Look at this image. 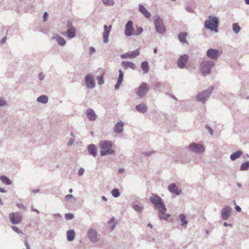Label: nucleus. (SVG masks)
<instances>
[{"label":"nucleus","mask_w":249,"mask_h":249,"mask_svg":"<svg viewBox=\"0 0 249 249\" xmlns=\"http://www.w3.org/2000/svg\"><path fill=\"white\" fill-rule=\"evenodd\" d=\"M38 77L40 80L42 81L44 79V78L45 77V75L43 74V73L42 72H40L38 73Z\"/></svg>","instance_id":"47"},{"label":"nucleus","mask_w":249,"mask_h":249,"mask_svg":"<svg viewBox=\"0 0 249 249\" xmlns=\"http://www.w3.org/2000/svg\"><path fill=\"white\" fill-rule=\"evenodd\" d=\"M140 54V49H138L134 51L129 52L126 53L121 54L120 57L122 59L134 58Z\"/></svg>","instance_id":"16"},{"label":"nucleus","mask_w":249,"mask_h":249,"mask_svg":"<svg viewBox=\"0 0 249 249\" xmlns=\"http://www.w3.org/2000/svg\"><path fill=\"white\" fill-rule=\"evenodd\" d=\"M0 179L4 184H5L6 185H10L12 183V181L6 176H0Z\"/></svg>","instance_id":"34"},{"label":"nucleus","mask_w":249,"mask_h":249,"mask_svg":"<svg viewBox=\"0 0 249 249\" xmlns=\"http://www.w3.org/2000/svg\"><path fill=\"white\" fill-rule=\"evenodd\" d=\"M179 218L181 222V226H186L188 224V221L186 219V216L184 214H180L179 215Z\"/></svg>","instance_id":"33"},{"label":"nucleus","mask_w":249,"mask_h":249,"mask_svg":"<svg viewBox=\"0 0 249 249\" xmlns=\"http://www.w3.org/2000/svg\"><path fill=\"white\" fill-rule=\"evenodd\" d=\"M242 153H243L242 151L238 150L231 155L230 159L232 161L234 160L237 159L238 158H240Z\"/></svg>","instance_id":"28"},{"label":"nucleus","mask_w":249,"mask_h":249,"mask_svg":"<svg viewBox=\"0 0 249 249\" xmlns=\"http://www.w3.org/2000/svg\"><path fill=\"white\" fill-rule=\"evenodd\" d=\"M235 209L236 210V211H237L238 212H240L241 211V208L239 206H238V205H236L235 206Z\"/></svg>","instance_id":"56"},{"label":"nucleus","mask_w":249,"mask_h":249,"mask_svg":"<svg viewBox=\"0 0 249 249\" xmlns=\"http://www.w3.org/2000/svg\"><path fill=\"white\" fill-rule=\"evenodd\" d=\"M149 87L146 83H142L138 88L137 95L140 99L143 98L149 90Z\"/></svg>","instance_id":"9"},{"label":"nucleus","mask_w":249,"mask_h":249,"mask_svg":"<svg viewBox=\"0 0 249 249\" xmlns=\"http://www.w3.org/2000/svg\"><path fill=\"white\" fill-rule=\"evenodd\" d=\"M119 77L117 81H119V82H123V77H124V73L123 71L121 70H119Z\"/></svg>","instance_id":"40"},{"label":"nucleus","mask_w":249,"mask_h":249,"mask_svg":"<svg viewBox=\"0 0 249 249\" xmlns=\"http://www.w3.org/2000/svg\"><path fill=\"white\" fill-rule=\"evenodd\" d=\"M206 128L208 129V130L209 131V133L211 135H212L213 134V129L210 126H209L208 125H206Z\"/></svg>","instance_id":"53"},{"label":"nucleus","mask_w":249,"mask_h":249,"mask_svg":"<svg viewBox=\"0 0 249 249\" xmlns=\"http://www.w3.org/2000/svg\"><path fill=\"white\" fill-rule=\"evenodd\" d=\"M232 30L234 33L237 34L241 30V28L237 23H233L232 25Z\"/></svg>","instance_id":"35"},{"label":"nucleus","mask_w":249,"mask_h":249,"mask_svg":"<svg viewBox=\"0 0 249 249\" xmlns=\"http://www.w3.org/2000/svg\"><path fill=\"white\" fill-rule=\"evenodd\" d=\"M187 36V33L186 32L181 33L178 34V38L180 42L182 43H186L188 44V42L186 40V36Z\"/></svg>","instance_id":"27"},{"label":"nucleus","mask_w":249,"mask_h":249,"mask_svg":"<svg viewBox=\"0 0 249 249\" xmlns=\"http://www.w3.org/2000/svg\"><path fill=\"white\" fill-rule=\"evenodd\" d=\"M102 1L104 4L107 6H112L114 3L113 0H102Z\"/></svg>","instance_id":"38"},{"label":"nucleus","mask_w":249,"mask_h":249,"mask_svg":"<svg viewBox=\"0 0 249 249\" xmlns=\"http://www.w3.org/2000/svg\"><path fill=\"white\" fill-rule=\"evenodd\" d=\"M6 40V37H4L3 38H2L1 40V44H4L5 43Z\"/></svg>","instance_id":"58"},{"label":"nucleus","mask_w":249,"mask_h":249,"mask_svg":"<svg viewBox=\"0 0 249 249\" xmlns=\"http://www.w3.org/2000/svg\"><path fill=\"white\" fill-rule=\"evenodd\" d=\"M36 101L42 104H46L48 102V97L46 95H41L37 97Z\"/></svg>","instance_id":"31"},{"label":"nucleus","mask_w":249,"mask_h":249,"mask_svg":"<svg viewBox=\"0 0 249 249\" xmlns=\"http://www.w3.org/2000/svg\"><path fill=\"white\" fill-rule=\"evenodd\" d=\"M53 216L54 218L60 219L61 217V215L59 213H54L53 214Z\"/></svg>","instance_id":"49"},{"label":"nucleus","mask_w":249,"mask_h":249,"mask_svg":"<svg viewBox=\"0 0 249 249\" xmlns=\"http://www.w3.org/2000/svg\"><path fill=\"white\" fill-rule=\"evenodd\" d=\"M87 234L89 240L93 243H96L100 239V234H98L97 231L92 228L89 229Z\"/></svg>","instance_id":"11"},{"label":"nucleus","mask_w":249,"mask_h":249,"mask_svg":"<svg viewBox=\"0 0 249 249\" xmlns=\"http://www.w3.org/2000/svg\"><path fill=\"white\" fill-rule=\"evenodd\" d=\"M152 153H153L152 152H143L142 154L143 155H144L145 156H149L151 155Z\"/></svg>","instance_id":"54"},{"label":"nucleus","mask_w":249,"mask_h":249,"mask_svg":"<svg viewBox=\"0 0 249 249\" xmlns=\"http://www.w3.org/2000/svg\"><path fill=\"white\" fill-rule=\"evenodd\" d=\"M124 123L120 121L116 123L113 128V131L115 133L120 134L123 132Z\"/></svg>","instance_id":"21"},{"label":"nucleus","mask_w":249,"mask_h":249,"mask_svg":"<svg viewBox=\"0 0 249 249\" xmlns=\"http://www.w3.org/2000/svg\"><path fill=\"white\" fill-rule=\"evenodd\" d=\"M168 191L172 194L178 196L181 194V190L179 189L175 183L170 184L168 187Z\"/></svg>","instance_id":"18"},{"label":"nucleus","mask_w":249,"mask_h":249,"mask_svg":"<svg viewBox=\"0 0 249 249\" xmlns=\"http://www.w3.org/2000/svg\"><path fill=\"white\" fill-rule=\"evenodd\" d=\"M73 141H73V140L71 139V140H70V141L69 142H68V145H71V144H73Z\"/></svg>","instance_id":"61"},{"label":"nucleus","mask_w":249,"mask_h":249,"mask_svg":"<svg viewBox=\"0 0 249 249\" xmlns=\"http://www.w3.org/2000/svg\"><path fill=\"white\" fill-rule=\"evenodd\" d=\"M143 32V29L142 27H139L137 29V31L135 32L134 35L135 36H138L140 35L142 32Z\"/></svg>","instance_id":"44"},{"label":"nucleus","mask_w":249,"mask_h":249,"mask_svg":"<svg viewBox=\"0 0 249 249\" xmlns=\"http://www.w3.org/2000/svg\"><path fill=\"white\" fill-rule=\"evenodd\" d=\"M121 65L124 70H127L128 68L132 69V70H135L136 69L135 64L129 61H123L121 63Z\"/></svg>","instance_id":"22"},{"label":"nucleus","mask_w":249,"mask_h":249,"mask_svg":"<svg viewBox=\"0 0 249 249\" xmlns=\"http://www.w3.org/2000/svg\"><path fill=\"white\" fill-rule=\"evenodd\" d=\"M84 172H85L84 169L83 168H81L78 170V175L79 176H82L84 174Z\"/></svg>","instance_id":"48"},{"label":"nucleus","mask_w":249,"mask_h":249,"mask_svg":"<svg viewBox=\"0 0 249 249\" xmlns=\"http://www.w3.org/2000/svg\"><path fill=\"white\" fill-rule=\"evenodd\" d=\"M95 52V49L93 47H90L89 49V54L91 55Z\"/></svg>","instance_id":"46"},{"label":"nucleus","mask_w":249,"mask_h":249,"mask_svg":"<svg viewBox=\"0 0 249 249\" xmlns=\"http://www.w3.org/2000/svg\"><path fill=\"white\" fill-rule=\"evenodd\" d=\"M122 82H119V81L117 82V83L116 84L115 86V89H117L120 88V85L121 84Z\"/></svg>","instance_id":"55"},{"label":"nucleus","mask_w":249,"mask_h":249,"mask_svg":"<svg viewBox=\"0 0 249 249\" xmlns=\"http://www.w3.org/2000/svg\"><path fill=\"white\" fill-rule=\"evenodd\" d=\"M104 74V72L103 73V74L102 75L97 77V80L98 81V83L100 85H102L104 83V81L103 76Z\"/></svg>","instance_id":"39"},{"label":"nucleus","mask_w":249,"mask_h":249,"mask_svg":"<svg viewBox=\"0 0 249 249\" xmlns=\"http://www.w3.org/2000/svg\"><path fill=\"white\" fill-rule=\"evenodd\" d=\"M40 192L39 189L32 190V192L34 194L38 193Z\"/></svg>","instance_id":"59"},{"label":"nucleus","mask_w":249,"mask_h":249,"mask_svg":"<svg viewBox=\"0 0 249 249\" xmlns=\"http://www.w3.org/2000/svg\"><path fill=\"white\" fill-rule=\"evenodd\" d=\"M213 89V87L211 86L208 89H205L198 93L196 96V100L198 102H201L203 104H205L209 99Z\"/></svg>","instance_id":"4"},{"label":"nucleus","mask_w":249,"mask_h":249,"mask_svg":"<svg viewBox=\"0 0 249 249\" xmlns=\"http://www.w3.org/2000/svg\"><path fill=\"white\" fill-rule=\"evenodd\" d=\"M124 168H121L119 169L118 173L119 174H122V173H124Z\"/></svg>","instance_id":"57"},{"label":"nucleus","mask_w":249,"mask_h":249,"mask_svg":"<svg viewBox=\"0 0 249 249\" xmlns=\"http://www.w3.org/2000/svg\"><path fill=\"white\" fill-rule=\"evenodd\" d=\"M186 10L187 11L190 13H193L194 12V10L190 6H187L186 7Z\"/></svg>","instance_id":"50"},{"label":"nucleus","mask_w":249,"mask_h":249,"mask_svg":"<svg viewBox=\"0 0 249 249\" xmlns=\"http://www.w3.org/2000/svg\"><path fill=\"white\" fill-rule=\"evenodd\" d=\"M86 114L87 118L91 121H94L97 119V115L93 109L89 108L86 112Z\"/></svg>","instance_id":"20"},{"label":"nucleus","mask_w":249,"mask_h":249,"mask_svg":"<svg viewBox=\"0 0 249 249\" xmlns=\"http://www.w3.org/2000/svg\"><path fill=\"white\" fill-rule=\"evenodd\" d=\"M73 196L72 195H67V196H66L65 197V199L66 200L68 201V200H69L70 198H73Z\"/></svg>","instance_id":"52"},{"label":"nucleus","mask_w":249,"mask_h":249,"mask_svg":"<svg viewBox=\"0 0 249 249\" xmlns=\"http://www.w3.org/2000/svg\"><path fill=\"white\" fill-rule=\"evenodd\" d=\"M214 65V63L213 61L206 60L202 62L199 67L202 75L205 76L210 74Z\"/></svg>","instance_id":"5"},{"label":"nucleus","mask_w":249,"mask_h":249,"mask_svg":"<svg viewBox=\"0 0 249 249\" xmlns=\"http://www.w3.org/2000/svg\"><path fill=\"white\" fill-rule=\"evenodd\" d=\"M6 192V191L5 189H4L0 187V192H1V193H5Z\"/></svg>","instance_id":"64"},{"label":"nucleus","mask_w":249,"mask_h":249,"mask_svg":"<svg viewBox=\"0 0 249 249\" xmlns=\"http://www.w3.org/2000/svg\"><path fill=\"white\" fill-rule=\"evenodd\" d=\"M18 208L20 209H22L23 210H25L26 209V207L22 204H17V205Z\"/></svg>","instance_id":"45"},{"label":"nucleus","mask_w":249,"mask_h":249,"mask_svg":"<svg viewBox=\"0 0 249 249\" xmlns=\"http://www.w3.org/2000/svg\"><path fill=\"white\" fill-rule=\"evenodd\" d=\"M141 68L144 74L147 73L149 70L148 63L147 61H143L141 63Z\"/></svg>","instance_id":"30"},{"label":"nucleus","mask_w":249,"mask_h":249,"mask_svg":"<svg viewBox=\"0 0 249 249\" xmlns=\"http://www.w3.org/2000/svg\"><path fill=\"white\" fill-rule=\"evenodd\" d=\"M219 21L217 17L213 16H210L205 21V28L215 33L218 32Z\"/></svg>","instance_id":"3"},{"label":"nucleus","mask_w":249,"mask_h":249,"mask_svg":"<svg viewBox=\"0 0 249 249\" xmlns=\"http://www.w3.org/2000/svg\"><path fill=\"white\" fill-rule=\"evenodd\" d=\"M124 34L126 36H130L135 34L133 23L131 20H129L125 25Z\"/></svg>","instance_id":"13"},{"label":"nucleus","mask_w":249,"mask_h":249,"mask_svg":"<svg viewBox=\"0 0 249 249\" xmlns=\"http://www.w3.org/2000/svg\"><path fill=\"white\" fill-rule=\"evenodd\" d=\"M111 26L110 25L107 26L106 25H105L104 26V33L103 34V42L104 43H107L108 42V36L109 35V33L111 31Z\"/></svg>","instance_id":"17"},{"label":"nucleus","mask_w":249,"mask_h":249,"mask_svg":"<svg viewBox=\"0 0 249 249\" xmlns=\"http://www.w3.org/2000/svg\"><path fill=\"white\" fill-rule=\"evenodd\" d=\"M249 169V161L242 163L240 166L239 170L241 171H247Z\"/></svg>","instance_id":"32"},{"label":"nucleus","mask_w":249,"mask_h":249,"mask_svg":"<svg viewBox=\"0 0 249 249\" xmlns=\"http://www.w3.org/2000/svg\"><path fill=\"white\" fill-rule=\"evenodd\" d=\"M223 225L225 226V227H227V226H230V227H232V224H228V223L225 222L224 223H223Z\"/></svg>","instance_id":"60"},{"label":"nucleus","mask_w":249,"mask_h":249,"mask_svg":"<svg viewBox=\"0 0 249 249\" xmlns=\"http://www.w3.org/2000/svg\"><path fill=\"white\" fill-rule=\"evenodd\" d=\"M11 229L16 232L18 233H22V231L19 230L17 227H16L15 226H12L11 227Z\"/></svg>","instance_id":"43"},{"label":"nucleus","mask_w":249,"mask_h":249,"mask_svg":"<svg viewBox=\"0 0 249 249\" xmlns=\"http://www.w3.org/2000/svg\"><path fill=\"white\" fill-rule=\"evenodd\" d=\"M86 85L89 89H93L95 86V84L93 79V78L91 76H87L85 77Z\"/></svg>","instance_id":"19"},{"label":"nucleus","mask_w":249,"mask_h":249,"mask_svg":"<svg viewBox=\"0 0 249 249\" xmlns=\"http://www.w3.org/2000/svg\"><path fill=\"white\" fill-rule=\"evenodd\" d=\"M113 142L111 141H102L99 143L100 148V155L105 156L108 155H112L115 153V150L112 149Z\"/></svg>","instance_id":"2"},{"label":"nucleus","mask_w":249,"mask_h":249,"mask_svg":"<svg viewBox=\"0 0 249 249\" xmlns=\"http://www.w3.org/2000/svg\"><path fill=\"white\" fill-rule=\"evenodd\" d=\"M111 195L113 196L114 197H119L120 195V193L119 192V191L117 189H114L111 191Z\"/></svg>","instance_id":"37"},{"label":"nucleus","mask_w":249,"mask_h":249,"mask_svg":"<svg viewBox=\"0 0 249 249\" xmlns=\"http://www.w3.org/2000/svg\"><path fill=\"white\" fill-rule=\"evenodd\" d=\"M189 56L187 54L180 55L177 62L178 67L180 69L185 68V65L188 61Z\"/></svg>","instance_id":"14"},{"label":"nucleus","mask_w":249,"mask_h":249,"mask_svg":"<svg viewBox=\"0 0 249 249\" xmlns=\"http://www.w3.org/2000/svg\"><path fill=\"white\" fill-rule=\"evenodd\" d=\"M135 108L138 112L143 113L147 111L148 107L145 104L141 103L137 105Z\"/></svg>","instance_id":"24"},{"label":"nucleus","mask_w":249,"mask_h":249,"mask_svg":"<svg viewBox=\"0 0 249 249\" xmlns=\"http://www.w3.org/2000/svg\"><path fill=\"white\" fill-rule=\"evenodd\" d=\"M65 217L67 220H71L74 217V215L72 213H68L65 214Z\"/></svg>","instance_id":"42"},{"label":"nucleus","mask_w":249,"mask_h":249,"mask_svg":"<svg viewBox=\"0 0 249 249\" xmlns=\"http://www.w3.org/2000/svg\"><path fill=\"white\" fill-rule=\"evenodd\" d=\"M88 150L89 153L93 156L95 157L97 155V147L93 144H90L88 146Z\"/></svg>","instance_id":"26"},{"label":"nucleus","mask_w":249,"mask_h":249,"mask_svg":"<svg viewBox=\"0 0 249 249\" xmlns=\"http://www.w3.org/2000/svg\"><path fill=\"white\" fill-rule=\"evenodd\" d=\"M53 39L55 40L57 43L62 46L65 45L66 43L65 39L58 35H54L53 37Z\"/></svg>","instance_id":"23"},{"label":"nucleus","mask_w":249,"mask_h":249,"mask_svg":"<svg viewBox=\"0 0 249 249\" xmlns=\"http://www.w3.org/2000/svg\"><path fill=\"white\" fill-rule=\"evenodd\" d=\"M188 148L190 151L197 154L203 153L205 150L203 145L196 142H192L190 143Z\"/></svg>","instance_id":"7"},{"label":"nucleus","mask_w":249,"mask_h":249,"mask_svg":"<svg viewBox=\"0 0 249 249\" xmlns=\"http://www.w3.org/2000/svg\"><path fill=\"white\" fill-rule=\"evenodd\" d=\"M133 208L136 212H138L139 213H142V212L144 209L143 206L138 204L134 205L133 206Z\"/></svg>","instance_id":"36"},{"label":"nucleus","mask_w":249,"mask_h":249,"mask_svg":"<svg viewBox=\"0 0 249 249\" xmlns=\"http://www.w3.org/2000/svg\"><path fill=\"white\" fill-rule=\"evenodd\" d=\"M67 34L69 38H73L76 36V29L72 25L71 21H68L67 24Z\"/></svg>","instance_id":"12"},{"label":"nucleus","mask_w":249,"mask_h":249,"mask_svg":"<svg viewBox=\"0 0 249 249\" xmlns=\"http://www.w3.org/2000/svg\"><path fill=\"white\" fill-rule=\"evenodd\" d=\"M114 220H115V218H114V217H112V218H111V219L108 221V223H109V224H110V223H111L112 222H113L114 221Z\"/></svg>","instance_id":"63"},{"label":"nucleus","mask_w":249,"mask_h":249,"mask_svg":"<svg viewBox=\"0 0 249 249\" xmlns=\"http://www.w3.org/2000/svg\"><path fill=\"white\" fill-rule=\"evenodd\" d=\"M75 232L72 230H69L67 232V239L69 241H72L74 239L75 237Z\"/></svg>","instance_id":"29"},{"label":"nucleus","mask_w":249,"mask_h":249,"mask_svg":"<svg viewBox=\"0 0 249 249\" xmlns=\"http://www.w3.org/2000/svg\"><path fill=\"white\" fill-rule=\"evenodd\" d=\"M31 210L32 211L36 212L37 213H39V212L37 209L34 208L33 207H32Z\"/></svg>","instance_id":"62"},{"label":"nucleus","mask_w":249,"mask_h":249,"mask_svg":"<svg viewBox=\"0 0 249 249\" xmlns=\"http://www.w3.org/2000/svg\"><path fill=\"white\" fill-rule=\"evenodd\" d=\"M7 105V102L6 100L3 98L0 97V107H4Z\"/></svg>","instance_id":"41"},{"label":"nucleus","mask_w":249,"mask_h":249,"mask_svg":"<svg viewBox=\"0 0 249 249\" xmlns=\"http://www.w3.org/2000/svg\"><path fill=\"white\" fill-rule=\"evenodd\" d=\"M48 17V14L47 12H44L43 14V20L44 21H46L47 19V18Z\"/></svg>","instance_id":"51"},{"label":"nucleus","mask_w":249,"mask_h":249,"mask_svg":"<svg viewBox=\"0 0 249 249\" xmlns=\"http://www.w3.org/2000/svg\"><path fill=\"white\" fill-rule=\"evenodd\" d=\"M10 222L13 225L19 224L22 220V216L20 213H12L9 214Z\"/></svg>","instance_id":"8"},{"label":"nucleus","mask_w":249,"mask_h":249,"mask_svg":"<svg viewBox=\"0 0 249 249\" xmlns=\"http://www.w3.org/2000/svg\"><path fill=\"white\" fill-rule=\"evenodd\" d=\"M154 23L156 31L159 34L163 35L166 31V28L162 19L158 16H154Z\"/></svg>","instance_id":"6"},{"label":"nucleus","mask_w":249,"mask_h":249,"mask_svg":"<svg viewBox=\"0 0 249 249\" xmlns=\"http://www.w3.org/2000/svg\"><path fill=\"white\" fill-rule=\"evenodd\" d=\"M232 209L229 206L224 207L221 211V218L224 220L229 218L231 214Z\"/></svg>","instance_id":"15"},{"label":"nucleus","mask_w":249,"mask_h":249,"mask_svg":"<svg viewBox=\"0 0 249 249\" xmlns=\"http://www.w3.org/2000/svg\"><path fill=\"white\" fill-rule=\"evenodd\" d=\"M221 51L217 49H209L206 52L207 56L212 60H216L221 55Z\"/></svg>","instance_id":"10"},{"label":"nucleus","mask_w":249,"mask_h":249,"mask_svg":"<svg viewBox=\"0 0 249 249\" xmlns=\"http://www.w3.org/2000/svg\"><path fill=\"white\" fill-rule=\"evenodd\" d=\"M139 9L141 13L147 18H149L151 16V14L148 10L141 4L139 5Z\"/></svg>","instance_id":"25"},{"label":"nucleus","mask_w":249,"mask_h":249,"mask_svg":"<svg viewBox=\"0 0 249 249\" xmlns=\"http://www.w3.org/2000/svg\"><path fill=\"white\" fill-rule=\"evenodd\" d=\"M149 199L151 202L154 205L155 208L158 210L160 219L167 220L170 215L166 213V208L162 202L161 198L157 195L153 194Z\"/></svg>","instance_id":"1"}]
</instances>
